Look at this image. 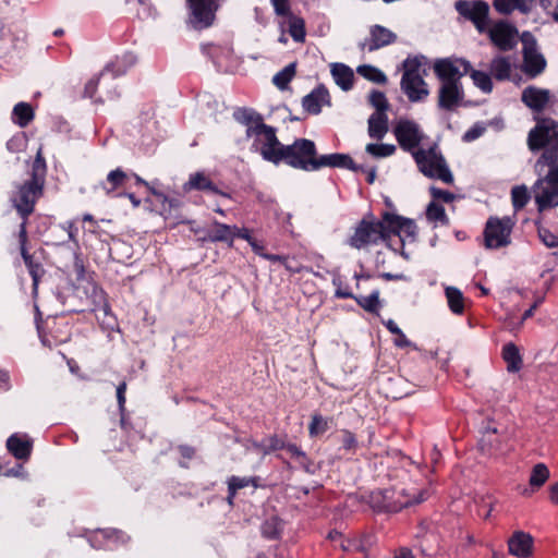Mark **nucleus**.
Wrapping results in <instances>:
<instances>
[{"mask_svg": "<svg viewBox=\"0 0 558 558\" xmlns=\"http://www.w3.org/2000/svg\"><path fill=\"white\" fill-rule=\"evenodd\" d=\"M530 198L531 195L525 185H518L511 190V201L515 211L524 208Z\"/></svg>", "mask_w": 558, "mask_h": 558, "instance_id": "52", "label": "nucleus"}, {"mask_svg": "<svg viewBox=\"0 0 558 558\" xmlns=\"http://www.w3.org/2000/svg\"><path fill=\"white\" fill-rule=\"evenodd\" d=\"M380 226L373 214H367L359 221L354 233L349 239V244L354 248L361 250L369 244L383 242L384 234L380 231Z\"/></svg>", "mask_w": 558, "mask_h": 558, "instance_id": "10", "label": "nucleus"}, {"mask_svg": "<svg viewBox=\"0 0 558 558\" xmlns=\"http://www.w3.org/2000/svg\"><path fill=\"white\" fill-rule=\"evenodd\" d=\"M101 78L102 76H100V73L93 76L85 84L83 96L93 99L95 104H104L106 100H113L119 98L120 94L116 87L112 90H107L105 96H97V88Z\"/></svg>", "mask_w": 558, "mask_h": 558, "instance_id": "31", "label": "nucleus"}, {"mask_svg": "<svg viewBox=\"0 0 558 558\" xmlns=\"http://www.w3.org/2000/svg\"><path fill=\"white\" fill-rule=\"evenodd\" d=\"M284 523L278 515H271L260 525L262 536L269 541H278L281 538Z\"/></svg>", "mask_w": 558, "mask_h": 558, "instance_id": "38", "label": "nucleus"}, {"mask_svg": "<svg viewBox=\"0 0 558 558\" xmlns=\"http://www.w3.org/2000/svg\"><path fill=\"white\" fill-rule=\"evenodd\" d=\"M369 104L376 109V112H384L389 109V102L386 98V95L377 89L371 92L368 96Z\"/></svg>", "mask_w": 558, "mask_h": 558, "instance_id": "59", "label": "nucleus"}, {"mask_svg": "<svg viewBox=\"0 0 558 558\" xmlns=\"http://www.w3.org/2000/svg\"><path fill=\"white\" fill-rule=\"evenodd\" d=\"M177 451L181 457V460H179V465L181 468L187 469L189 461L196 457V448L186 444H182L177 447Z\"/></svg>", "mask_w": 558, "mask_h": 558, "instance_id": "60", "label": "nucleus"}, {"mask_svg": "<svg viewBox=\"0 0 558 558\" xmlns=\"http://www.w3.org/2000/svg\"><path fill=\"white\" fill-rule=\"evenodd\" d=\"M35 118V111L31 104L21 101L13 107L11 120L17 126L24 129Z\"/></svg>", "mask_w": 558, "mask_h": 558, "instance_id": "36", "label": "nucleus"}, {"mask_svg": "<svg viewBox=\"0 0 558 558\" xmlns=\"http://www.w3.org/2000/svg\"><path fill=\"white\" fill-rule=\"evenodd\" d=\"M541 241L549 248L558 247V235L554 234L549 229L544 227L537 228ZM558 256V252L555 253Z\"/></svg>", "mask_w": 558, "mask_h": 558, "instance_id": "64", "label": "nucleus"}, {"mask_svg": "<svg viewBox=\"0 0 558 558\" xmlns=\"http://www.w3.org/2000/svg\"><path fill=\"white\" fill-rule=\"evenodd\" d=\"M425 494L420 490L416 496H411L404 488L391 487L363 494L361 500L368 504L375 512L396 513L407 507L423 502L426 499Z\"/></svg>", "mask_w": 558, "mask_h": 558, "instance_id": "3", "label": "nucleus"}, {"mask_svg": "<svg viewBox=\"0 0 558 558\" xmlns=\"http://www.w3.org/2000/svg\"><path fill=\"white\" fill-rule=\"evenodd\" d=\"M201 51L203 54L209 58L214 64L219 65V59L222 54H225L226 48L220 45L208 43L201 46Z\"/></svg>", "mask_w": 558, "mask_h": 558, "instance_id": "57", "label": "nucleus"}, {"mask_svg": "<svg viewBox=\"0 0 558 558\" xmlns=\"http://www.w3.org/2000/svg\"><path fill=\"white\" fill-rule=\"evenodd\" d=\"M454 9L460 16L473 23L478 33H486L489 26V4L484 0H458Z\"/></svg>", "mask_w": 558, "mask_h": 558, "instance_id": "9", "label": "nucleus"}, {"mask_svg": "<svg viewBox=\"0 0 558 558\" xmlns=\"http://www.w3.org/2000/svg\"><path fill=\"white\" fill-rule=\"evenodd\" d=\"M426 57L423 54L417 56H409L403 62H402V77H403V84L410 88V84L414 81L422 82V76L426 75V71H423V74L420 73L421 66L426 62Z\"/></svg>", "mask_w": 558, "mask_h": 558, "instance_id": "27", "label": "nucleus"}, {"mask_svg": "<svg viewBox=\"0 0 558 558\" xmlns=\"http://www.w3.org/2000/svg\"><path fill=\"white\" fill-rule=\"evenodd\" d=\"M289 20V34L296 43H304L306 36L305 21L303 17L294 15L290 9L289 14H277Z\"/></svg>", "mask_w": 558, "mask_h": 558, "instance_id": "41", "label": "nucleus"}, {"mask_svg": "<svg viewBox=\"0 0 558 558\" xmlns=\"http://www.w3.org/2000/svg\"><path fill=\"white\" fill-rule=\"evenodd\" d=\"M331 74L336 84L344 92L353 88L354 73L353 70L343 63H333Z\"/></svg>", "mask_w": 558, "mask_h": 558, "instance_id": "33", "label": "nucleus"}, {"mask_svg": "<svg viewBox=\"0 0 558 558\" xmlns=\"http://www.w3.org/2000/svg\"><path fill=\"white\" fill-rule=\"evenodd\" d=\"M340 450L354 454L359 448L356 435L348 428L340 429Z\"/></svg>", "mask_w": 558, "mask_h": 558, "instance_id": "51", "label": "nucleus"}, {"mask_svg": "<svg viewBox=\"0 0 558 558\" xmlns=\"http://www.w3.org/2000/svg\"><path fill=\"white\" fill-rule=\"evenodd\" d=\"M36 310V327L44 345L49 348L65 343L71 338V326L61 316H49L44 322L38 306Z\"/></svg>", "mask_w": 558, "mask_h": 558, "instance_id": "6", "label": "nucleus"}, {"mask_svg": "<svg viewBox=\"0 0 558 558\" xmlns=\"http://www.w3.org/2000/svg\"><path fill=\"white\" fill-rule=\"evenodd\" d=\"M234 229L235 226H229L215 220L213 222V228L207 230L206 234L198 240L202 242H220L227 244L228 247H233Z\"/></svg>", "mask_w": 558, "mask_h": 558, "instance_id": "25", "label": "nucleus"}, {"mask_svg": "<svg viewBox=\"0 0 558 558\" xmlns=\"http://www.w3.org/2000/svg\"><path fill=\"white\" fill-rule=\"evenodd\" d=\"M397 40V35L385 26L375 24L369 27V37L359 44V48L373 52Z\"/></svg>", "mask_w": 558, "mask_h": 558, "instance_id": "18", "label": "nucleus"}, {"mask_svg": "<svg viewBox=\"0 0 558 558\" xmlns=\"http://www.w3.org/2000/svg\"><path fill=\"white\" fill-rule=\"evenodd\" d=\"M512 226L508 217L504 219L489 217L484 229L486 248L496 250L509 245Z\"/></svg>", "mask_w": 558, "mask_h": 558, "instance_id": "12", "label": "nucleus"}, {"mask_svg": "<svg viewBox=\"0 0 558 558\" xmlns=\"http://www.w3.org/2000/svg\"><path fill=\"white\" fill-rule=\"evenodd\" d=\"M128 72L125 65L116 57L114 60L110 61L105 65L102 71L100 72V76H105L106 73H111L112 78H117L119 76L124 75Z\"/></svg>", "mask_w": 558, "mask_h": 558, "instance_id": "62", "label": "nucleus"}, {"mask_svg": "<svg viewBox=\"0 0 558 558\" xmlns=\"http://www.w3.org/2000/svg\"><path fill=\"white\" fill-rule=\"evenodd\" d=\"M107 529H98L88 536V542L96 549H109L108 539L106 538Z\"/></svg>", "mask_w": 558, "mask_h": 558, "instance_id": "61", "label": "nucleus"}, {"mask_svg": "<svg viewBox=\"0 0 558 558\" xmlns=\"http://www.w3.org/2000/svg\"><path fill=\"white\" fill-rule=\"evenodd\" d=\"M106 533L109 549L119 545H124L130 541V536L125 532L118 529H107Z\"/></svg>", "mask_w": 558, "mask_h": 558, "instance_id": "58", "label": "nucleus"}, {"mask_svg": "<svg viewBox=\"0 0 558 558\" xmlns=\"http://www.w3.org/2000/svg\"><path fill=\"white\" fill-rule=\"evenodd\" d=\"M356 72L365 80L376 84L384 85L388 81L386 74L381 70L371 64L359 65Z\"/></svg>", "mask_w": 558, "mask_h": 558, "instance_id": "47", "label": "nucleus"}, {"mask_svg": "<svg viewBox=\"0 0 558 558\" xmlns=\"http://www.w3.org/2000/svg\"><path fill=\"white\" fill-rule=\"evenodd\" d=\"M253 447L258 453L267 456L278 450H283L286 440L284 437L274 434L263 438L260 441H255Z\"/></svg>", "mask_w": 558, "mask_h": 558, "instance_id": "37", "label": "nucleus"}, {"mask_svg": "<svg viewBox=\"0 0 558 558\" xmlns=\"http://www.w3.org/2000/svg\"><path fill=\"white\" fill-rule=\"evenodd\" d=\"M508 553L517 558H530L533 555L534 538L530 533L514 531L508 538Z\"/></svg>", "mask_w": 558, "mask_h": 558, "instance_id": "22", "label": "nucleus"}, {"mask_svg": "<svg viewBox=\"0 0 558 558\" xmlns=\"http://www.w3.org/2000/svg\"><path fill=\"white\" fill-rule=\"evenodd\" d=\"M324 106H331L329 90L324 84H318L310 94L302 98V107L308 114H319Z\"/></svg>", "mask_w": 558, "mask_h": 558, "instance_id": "20", "label": "nucleus"}, {"mask_svg": "<svg viewBox=\"0 0 558 558\" xmlns=\"http://www.w3.org/2000/svg\"><path fill=\"white\" fill-rule=\"evenodd\" d=\"M366 151L375 158H385L395 154L396 146L392 144H374L366 145Z\"/></svg>", "mask_w": 558, "mask_h": 558, "instance_id": "56", "label": "nucleus"}, {"mask_svg": "<svg viewBox=\"0 0 558 558\" xmlns=\"http://www.w3.org/2000/svg\"><path fill=\"white\" fill-rule=\"evenodd\" d=\"M535 45V39L532 37L531 46H529L527 43L524 41L523 48V70L531 77L539 75L545 70L546 66V60L543 57V54L536 52Z\"/></svg>", "mask_w": 558, "mask_h": 558, "instance_id": "23", "label": "nucleus"}, {"mask_svg": "<svg viewBox=\"0 0 558 558\" xmlns=\"http://www.w3.org/2000/svg\"><path fill=\"white\" fill-rule=\"evenodd\" d=\"M536 125L529 132L527 146L533 153L543 149L535 168L541 174L548 172L533 185L534 199L539 213L558 206V122L549 117H536Z\"/></svg>", "mask_w": 558, "mask_h": 558, "instance_id": "1", "label": "nucleus"}, {"mask_svg": "<svg viewBox=\"0 0 558 558\" xmlns=\"http://www.w3.org/2000/svg\"><path fill=\"white\" fill-rule=\"evenodd\" d=\"M405 217L400 216L395 213L384 211L380 216V220H378L380 226V231L383 235V242L391 250L397 252L396 248L391 245V236H399V245H400V254L404 258H408L409 255L404 252V238L402 236V225Z\"/></svg>", "mask_w": 558, "mask_h": 558, "instance_id": "13", "label": "nucleus"}, {"mask_svg": "<svg viewBox=\"0 0 558 558\" xmlns=\"http://www.w3.org/2000/svg\"><path fill=\"white\" fill-rule=\"evenodd\" d=\"M446 298L448 306L453 314L461 315L464 312V296L462 292L454 287L446 288Z\"/></svg>", "mask_w": 558, "mask_h": 558, "instance_id": "46", "label": "nucleus"}, {"mask_svg": "<svg viewBox=\"0 0 558 558\" xmlns=\"http://www.w3.org/2000/svg\"><path fill=\"white\" fill-rule=\"evenodd\" d=\"M277 156L276 165L284 163L305 172L318 171L319 154L315 142L312 140L295 138L292 144L284 145Z\"/></svg>", "mask_w": 558, "mask_h": 558, "instance_id": "4", "label": "nucleus"}, {"mask_svg": "<svg viewBox=\"0 0 558 558\" xmlns=\"http://www.w3.org/2000/svg\"><path fill=\"white\" fill-rule=\"evenodd\" d=\"M490 41L501 51L512 50L517 45L518 29L507 21H497L487 32Z\"/></svg>", "mask_w": 558, "mask_h": 558, "instance_id": "16", "label": "nucleus"}, {"mask_svg": "<svg viewBox=\"0 0 558 558\" xmlns=\"http://www.w3.org/2000/svg\"><path fill=\"white\" fill-rule=\"evenodd\" d=\"M401 90L407 95L408 99L411 102H420L423 101L429 94L427 83L422 77V82H413L410 84V88L403 84V77H401L400 82Z\"/></svg>", "mask_w": 558, "mask_h": 558, "instance_id": "39", "label": "nucleus"}, {"mask_svg": "<svg viewBox=\"0 0 558 558\" xmlns=\"http://www.w3.org/2000/svg\"><path fill=\"white\" fill-rule=\"evenodd\" d=\"M393 134L400 147L412 154L423 140L418 125L409 119H400L393 128Z\"/></svg>", "mask_w": 558, "mask_h": 558, "instance_id": "14", "label": "nucleus"}, {"mask_svg": "<svg viewBox=\"0 0 558 558\" xmlns=\"http://www.w3.org/2000/svg\"><path fill=\"white\" fill-rule=\"evenodd\" d=\"M426 219L430 222H440L442 226L449 225V218L441 204L432 201L425 210Z\"/></svg>", "mask_w": 558, "mask_h": 558, "instance_id": "48", "label": "nucleus"}, {"mask_svg": "<svg viewBox=\"0 0 558 558\" xmlns=\"http://www.w3.org/2000/svg\"><path fill=\"white\" fill-rule=\"evenodd\" d=\"M413 158L425 177L441 180L447 184L453 183V175L436 144L427 149H416L413 151Z\"/></svg>", "mask_w": 558, "mask_h": 558, "instance_id": "5", "label": "nucleus"}, {"mask_svg": "<svg viewBox=\"0 0 558 558\" xmlns=\"http://www.w3.org/2000/svg\"><path fill=\"white\" fill-rule=\"evenodd\" d=\"M383 325L390 331L392 335L397 337L393 340V343L398 348H407L411 347L413 343L407 338L403 331L398 327V325L392 319L383 320Z\"/></svg>", "mask_w": 558, "mask_h": 558, "instance_id": "54", "label": "nucleus"}, {"mask_svg": "<svg viewBox=\"0 0 558 558\" xmlns=\"http://www.w3.org/2000/svg\"><path fill=\"white\" fill-rule=\"evenodd\" d=\"M46 175V159L41 149H38L32 163L29 179L21 184H17L16 190L11 197L13 207L22 219V222L19 227L24 226L25 230H27L28 220L35 210L37 201L44 195Z\"/></svg>", "mask_w": 558, "mask_h": 558, "instance_id": "2", "label": "nucleus"}, {"mask_svg": "<svg viewBox=\"0 0 558 558\" xmlns=\"http://www.w3.org/2000/svg\"><path fill=\"white\" fill-rule=\"evenodd\" d=\"M129 174L131 175V180L134 181L133 186L136 191H140L141 196H143L146 202L150 199L151 195L155 196L157 194L158 191L138 174L133 171H130Z\"/></svg>", "mask_w": 558, "mask_h": 558, "instance_id": "53", "label": "nucleus"}, {"mask_svg": "<svg viewBox=\"0 0 558 558\" xmlns=\"http://www.w3.org/2000/svg\"><path fill=\"white\" fill-rule=\"evenodd\" d=\"M507 433L500 429L498 424L490 417L482 423V438L480 446L483 452L489 456H499L506 452Z\"/></svg>", "mask_w": 558, "mask_h": 558, "instance_id": "11", "label": "nucleus"}, {"mask_svg": "<svg viewBox=\"0 0 558 558\" xmlns=\"http://www.w3.org/2000/svg\"><path fill=\"white\" fill-rule=\"evenodd\" d=\"M490 72L497 81H507L511 74V63L507 57H495L490 62Z\"/></svg>", "mask_w": 558, "mask_h": 558, "instance_id": "43", "label": "nucleus"}, {"mask_svg": "<svg viewBox=\"0 0 558 558\" xmlns=\"http://www.w3.org/2000/svg\"><path fill=\"white\" fill-rule=\"evenodd\" d=\"M471 78L482 92L490 93L493 90V82L488 73L480 70L472 71Z\"/></svg>", "mask_w": 558, "mask_h": 558, "instance_id": "55", "label": "nucleus"}, {"mask_svg": "<svg viewBox=\"0 0 558 558\" xmlns=\"http://www.w3.org/2000/svg\"><path fill=\"white\" fill-rule=\"evenodd\" d=\"M549 478V470L544 463H537L533 466L529 484L533 488L542 487Z\"/></svg>", "mask_w": 558, "mask_h": 558, "instance_id": "50", "label": "nucleus"}, {"mask_svg": "<svg viewBox=\"0 0 558 558\" xmlns=\"http://www.w3.org/2000/svg\"><path fill=\"white\" fill-rule=\"evenodd\" d=\"M296 74V62H291L272 77V84L280 90H287Z\"/></svg>", "mask_w": 558, "mask_h": 558, "instance_id": "44", "label": "nucleus"}, {"mask_svg": "<svg viewBox=\"0 0 558 558\" xmlns=\"http://www.w3.org/2000/svg\"><path fill=\"white\" fill-rule=\"evenodd\" d=\"M87 295L93 304V307L90 308L92 312L101 311L105 315L109 314L111 308L108 302V295L99 284L92 282L87 289Z\"/></svg>", "mask_w": 558, "mask_h": 558, "instance_id": "32", "label": "nucleus"}, {"mask_svg": "<svg viewBox=\"0 0 558 558\" xmlns=\"http://www.w3.org/2000/svg\"><path fill=\"white\" fill-rule=\"evenodd\" d=\"M73 270L75 272V278L77 281L87 280L88 276L85 267V262L81 252L74 253Z\"/></svg>", "mask_w": 558, "mask_h": 558, "instance_id": "63", "label": "nucleus"}, {"mask_svg": "<svg viewBox=\"0 0 558 558\" xmlns=\"http://www.w3.org/2000/svg\"><path fill=\"white\" fill-rule=\"evenodd\" d=\"M550 94L547 89H539L534 86H527L522 92V102L534 111H542L549 102Z\"/></svg>", "mask_w": 558, "mask_h": 558, "instance_id": "29", "label": "nucleus"}, {"mask_svg": "<svg viewBox=\"0 0 558 558\" xmlns=\"http://www.w3.org/2000/svg\"><path fill=\"white\" fill-rule=\"evenodd\" d=\"M20 254L23 258V262L28 270L29 276L32 277V293L33 296L36 298L38 293V286L41 279L46 275V269L41 263L40 257L37 255V252L31 253L28 251V233L25 230V227H19V231L16 233Z\"/></svg>", "mask_w": 558, "mask_h": 558, "instance_id": "8", "label": "nucleus"}, {"mask_svg": "<svg viewBox=\"0 0 558 558\" xmlns=\"http://www.w3.org/2000/svg\"><path fill=\"white\" fill-rule=\"evenodd\" d=\"M234 119L246 126V137H253L258 131V125L264 124V118L260 113L251 108H238L233 113Z\"/></svg>", "mask_w": 558, "mask_h": 558, "instance_id": "28", "label": "nucleus"}, {"mask_svg": "<svg viewBox=\"0 0 558 558\" xmlns=\"http://www.w3.org/2000/svg\"><path fill=\"white\" fill-rule=\"evenodd\" d=\"M226 0H185L187 24L195 31L211 27Z\"/></svg>", "mask_w": 558, "mask_h": 558, "instance_id": "7", "label": "nucleus"}, {"mask_svg": "<svg viewBox=\"0 0 558 558\" xmlns=\"http://www.w3.org/2000/svg\"><path fill=\"white\" fill-rule=\"evenodd\" d=\"M258 131L254 134L256 137L255 142L259 141V137L263 136L264 141L262 143V146L259 148V153L262 157L271 163H277L278 156L281 153L282 147L284 144H282L278 137H277V130L276 128L268 125L266 123L260 124L257 126Z\"/></svg>", "mask_w": 558, "mask_h": 558, "instance_id": "15", "label": "nucleus"}, {"mask_svg": "<svg viewBox=\"0 0 558 558\" xmlns=\"http://www.w3.org/2000/svg\"><path fill=\"white\" fill-rule=\"evenodd\" d=\"M162 205V213L166 214V218L173 217L175 219L174 225H193L195 223L194 220L183 218L179 214H172V211H178L181 206L182 202L179 198L175 197H169L163 192L158 191L155 195Z\"/></svg>", "mask_w": 558, "mask_h": 558, "instance_id": "30", "label": "nucleus"}, {"mask_svg": "<svg viewBox=\"0 0 558 558\" xmlns=\"http://www.w3.org/2000/svg\"><path fill=\"white\" fill-rule=\"evenodd\" d=\"M533 0H493V7L499 14L510 15L518 10L523 14L531 11V2Z\"/></svg>", "mask_w": 558, "mask_h": 558, "instance_id": "34", "label": "nucleus"}, {"mask_svg": "<svg viewBox=\"0 0 558 558\" xmlns=\"http://www.w3.org/2000/svg\"><path fill=\"white\" fill-rule=\"evenodd\" d=\"M331 421V417H324L320 413H314L308 424L310 436L313 438L325 434L329 429Z\"/></svg>", "mask_w": 558, "mask_h": 558, "instance_id": "49", "label": "nucleus"}, {"mask_svg": "<svg viewBox=\"0 0 558 558\" xmlns=\"http://www.w3.org/2000/svg\"><path fill=\"white\" fill-rule=\"evenodd\" d=\"M388 131V117L384 112H375L368 119V135L381 140Z\"/></svg>", "mask_w": 558, "mask_h": 558, "instance_id": "40", "label": "nucleus"}, {"mask_svg": "<svg viewBox=\"0 0 558 558\" xmlns=\"http://www.w3.org/2000/svg\"><path fill=\"white\" fill-rule=\"evenodd\" d=\"M5 447L16 460L27 462L34 449V439L26 433H14L8 437Z\"/></svg>", "mask_w": 558, "mask_h": 558, "instance_id": "19", "label": "nucleus"}, {"mask_svg": "<svg viewBox=\"0 0 558 558\" xmlns=\"http://www.w3.org/2000/svg\"><path fill=\"white\" fill-rule=\"evenodd\" d=\"M433 70L440 84H449V82L462 84L460 66L456 58L436 59Z\"/></svg>", "mask_w": 558, "mask_h": 558, "instance_id": "21", "label": "nucleus"}, {"mask_svg": "<svg viewBox=\"0 0 558 558\" xmlns=\"http://www.w3.org/2000/svg\"><path fill=\"white\" fill-rule=\"evenodd\" d=\"M130 181L131 175L122 168L111 170L106 178V182L109 185V187H105L107 195L114 193L120 187H126Z\"/></svg>", "mask_w": 558, "mask_h": 558, "instance_id": "42", "label": "nucleus"}, {"mask_svg": "<svg viewBox=\"0 0 558 558\" xmlns=\"http://www.w3.org/2000/svg\"><path fill=\"white\" fill-rule=\"evenodd\" d=\"M340 168L348 169L353 172H364L365 168L362 165L355 163L349 154L333 153L328 155H319L318 170L322 168Z\"/></svg>", "mask_w": 558, "mask_h": 558, "instance_id": "24", "label": "nucleus"}, {"mask_svg": "<svg viewBox=\"0 0 558 558\" xmlns=\"http://www.w3.org/2000/svg\"><path fill=\"white\" fill-rule=\"evenodd\" d=\"M354 301L364 311L378 314L381 303L379 300V290H374L369 295H355Z\"/></svg>", "mask_w": 558, "mask_h": 558, "instance_id": "45", "label": "nucleus"}, {"mask_svg": "<svg viewBox=\"0 0 558 558\" xmlns=\"http://www.w3.org/2000/svg\"><path fill=\"white\" fill-rule=\"evenodd\" d=\"M464 90L462 84H440L438 89V108L446 111H456L463 105Z\"/></svg>", "mask_w": 558, "mask_h": 558, "instance_id": "17", "label": "nucleus"}, {"mask_svg": "<svg viewBox=\"0 0 558 558\" xmlns=\"http://www.w3.org/2000/svg\"><path fill=\"white\" fill-rule=\"evenodd\" d=\"M501 356L507 363V371L509 373H517L523 366V360L518 345L513 342H508L502 347Z\"/></svg>", "mask_w": 558, "mask_h": 558, "instance_id": "35", "label": "nucleus"}, {"mask_svg": "<svg viewBox=\"0 0 558 558\" xmlns=\"http://www.w3.org/2000/svg\"><path fill=\"white\" fill-rule=\"evenodd\" d=\"M184 191H202V192H210L213 194H217L227 198H230L231 195L228 192H225L210 180L208 175H206L204 172H195L192 173L189 178V181L184 183L183 185Z\"/></svg>", "mask_w": 558, "mask_h": 558, "instance_id": "26", "label": "nucleus"}]
</instances>
